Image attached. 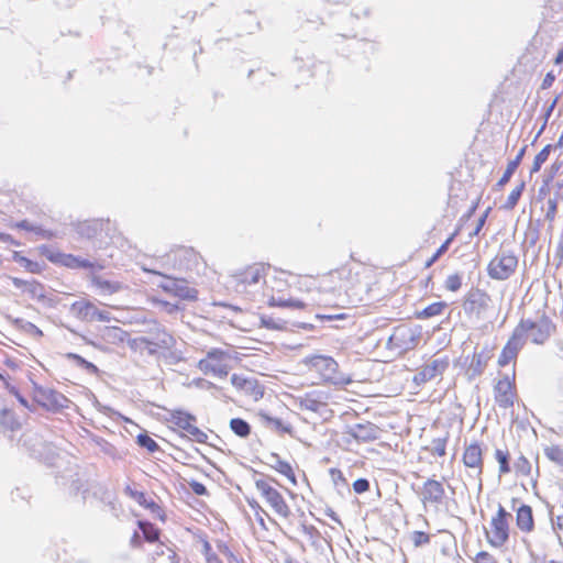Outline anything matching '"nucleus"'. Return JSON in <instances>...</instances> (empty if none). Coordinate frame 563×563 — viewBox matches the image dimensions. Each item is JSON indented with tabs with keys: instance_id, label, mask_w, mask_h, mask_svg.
<instances>
[{
	"instance_id": "obj_25",
	"label": "nucleus",
	"mask_w": 563,
	"mask_h": 563,
	"mask_svg": "<svg viewBox=\"0 0 563 563\" xmlns=\"http://www.w3.org/2000/svg\"><path fill=\"white\" fill-rule=\"evenodd\" d=\"M514 473L518 478H529L532 488L538 486L539 467H536V475H533V465L531 461L523 454L517 456L512 466Z\"/></svg>"
},
{
	"instance_id": "obj_11",
	"label": "nucleus",
	"mask_w": 563,
	"mask_h": 563,
	"mask_svg": "<svg viewBox=\"0 0 563 563\" xmlns=\"http://www.w3.org/2000/svg\"><path fill=\"white\" fill-rule=\"evenodd\" d=\"M153 273L163 277L159 283V288L164 292L186 301H195L198 299V290L191 287L187 279L163 275L158 272Z\"/></svg>"
},
{
	"instance_id": "obj_64",
	"label": "nucleus",
	"mask_w": 563,
	"mask_h": 563,
	"mask_svg": "<svg viewBox=\"0 0 563 563\" xmlns=\"http://www.w3.org/2000/svg\"><path fill=\"white\" fill-rule=\"evenodd\" d=\"M440 257H435V253L426 262L424 267H431Z\"/></svg>"
},
{
	"instance_id": "obj_6",
	"label": "nucleus",
	"mask_w": 563,
	"mask_h": 563,
	"mask_svg": "<svg viewBox=\"0 0 563 563\" xmlns=\"http://www.w3.org/2000/svg\"><path fill=\"white\" fill-rule=\"evenodd\" d=\"M514 516L505 506L498 504L496 511L490 516L488 527L484 530L487 544L493 549L504 548L514 532Z\"/></svg>"
},
{
	"instance_id": "obj_20",
	"label": "nucleus",
	"mask_w": 563,
	"mask_h": 563,
	"mask_svg": "<svg viewBox=\"0 0 563 563\" xmlns=\"http://www.w3.org/2000/svg\"><path fill=\"white\" fill-rule=\"evenodd\" d=\"M515 520L517 530L529 536L536 530V520L533 515V509L528 504H521L519 507L515 508Z\"/></svg>"
},
{
	"instance_id": "obj_39",
	"label": "nucleus",
	"mask_w": 563,
	"mask_h": 563,
	"mask_svg": "<svg viewBox=\"0 0 563 563\" xmlns=\"http://www.w3.org/2000/svg\"><path fill=\"white\" fill-rule=\"evenodd\" d=\"M0 424L7 430H18L21 428L22 423L19 419L15 418L14 413L9 409H3L0 412Z\"/></svg>"
},
{
	"instance_id": "obj_54",
	"label": "nucleus",
	"mask_w": 563,
	"mask_h": 563,
	"mask_svg": "<svg viewBox=\"0 0 563 563\" xmlns=\"http://www.w3.org/2000/svg\"><path fill=\"white\" fill-rule=\"evenodd\" d=\"M202 548L207 563H222L220 558L212 551L211 544L208 541H203Z\"/></svg>"
},
{
	"instance_id": "obj_30",
	"label": "nucleus",
	"mask_w": 563,
	"mask_h": 563,
	"mask_svg": "<svg viewBox=\"0 0 563 563\" xmlns=\"http://www.w3.org/2000/svg\"><path fill=\"white\" fill-rule=\"evenodd\" d=\"M91 284L102 295H113L123 289V285L117 280H108L103 277L92 274L90 277Z\"/></svg>"
},
{
	"instance_id": "obj_34",
	"label": "nucleus",
	"mask_w": 563,
	"mask_h": 563,
	"mask_svg": "<svg viewBox=\"0 0 563 563\" xmlns=\"http://www.w3.org/2000/svg\"><path fill=\"white\" fill-rule=\"evenodd\" d=\"M448 303L445 301H437L427 306L420 311H416L415 317L420 320L430 319L443 314Z\"/></svg>"
},
{
	"instance_id": "obj_46",
	"label": "nucleus",
	"mask_w": 563,
	"mask_h": 563,
	"mask_svg": "<svg viewBox=\"0 0 563 563\" xmlns=\"http://www.w3.org/2000/svg\"><path fill=\"white\" fill-rule=\"evenodd\" d=\"M136 443L145 448L150 453H154L159 449L157 442L146 433H140L136 437Z\"/></svg>"
},
{
	"instance_id": "obj_49",
	"label": "nucleus",
	"mask_w": 563,
	"mask_h": 563,
	"mask_svg": "<svg viewBox=\"0 0 563 563\" xmlns=\"http://www.w3.org/2000/svg\"><path fill=\"white\" fill-rule=\"evenodd\" d=\"M473 563H499L498 559L490 552L482 550L472 558Z\"/></svg>"
},
{
	"instance_id": "obj_5",
	"label": "nucleus",
	"mask_w": 563,
	"mask_h": 563,
	"mask_svg": "<svg viewBox=\"0 0 563 563\" xmlns=\"http://www.w3.org/2000/svg\"><path fill=\"white\" fill-rule=\"evenodd\" d=\"M271 266L263 263H253L236 271L230 279L231 289L240 296L250 297L258 289L268 276Z\"/></svg>"
},
{
	"instance_id": "obj_36",
	"label": "nucleus",
	"mask_w": 563,
	"mask_h": 563,
	"mask_svg": "<svg viewBox=\"0 0 563 563\" xmlns=\"http://www.w3.org/2000/svg\"><path fill=\"white\" fill-rule=\"evenodd\" d=\"M544 456L563 471V445L550 444L543 449Z\"/></svg>"
},
{
	"instance_id": "obj_29",
	"label": "nucleus",
	"mask_w": 563,
	"mask_h": 563,
	"mask_svg": "<svg viewBox=\"0 0 563 563\" xmlns=\"http://www.w3.org/2000/svg\"><path fill=\"white\" fill-rule=\"evenodd\" d=\"M490 356L485 352H475L472 355L470 364L467 366V376L470 378L482 375L488 365Z\"/></svg>"
},
{
	"instance_id": "obj_62",
	"label": "nucleus",
	"mask_w": 563,
	"mask_h": 563,
	"mask_svg": "<svg viewBox=\"0 0 563 563\" xmlns=\"http://www.w3.org/2000/svg\"><path fill=\"white\" fill-rule=\"evenodd\" d=\"M489 211H490V208H488L484 212V214L479 218L477 227H476V230H475V234H477L481 231V229L483 228V225L485 224V221L487 219V216H488Z\"/></svg>"
},
{
	"instance_id": "obj_16",
	"label": "nucleus",
	"mask_w": 563,
	"mask_h": 563,
	"mask_svg": "<svg viewBox=\"0 0 563 563\" xmlns=\"http://www.w3.org/2000/svg\"><path fill=\"white\" fill-rule=\"evenodd\" d=\"M490 302L492 297L486 290L472 287L465 295L463 307L466 312L479 316L489 308Z\"/></svg>"
},
{
	"instance_id": "obj_40",
	"label": "nucleus",
	"mask_w": 563,
	"mask_h": 563,
	"mask_svg": "<svg viewBox=\"0 0 563 563\" xmlns=\"http://www.w3.org/2000/svg\"><path fill=\"white\" fill-rule=\"evenodd\" d=\"M353 435L358 442H369L375 440V429L372 426L358 424L354 428Z\"/></svg>"
},
{
	"instance_id": "obj_45",
	"label": "nucleus",
	"mask_w": 563,
	"mask_h": 563,
	"mask_svg": "<svg viewBox=\"0 0 563 563\" xmlns=\"http://www.w3.org/2000/svg\"><path fill=\"white\" fill-rule=\"evenodd\" d=\"M14 228L20 229V230L30 231V232H35L36 234H40L43 238H52L53 236L52 232L43 230L40 227H35V225L31 224L27 220H22L20 222H16L14 224Z\"/></svg>"
},
{
	"instance_id": "obj_13",
	"label": "nucleus",
	"mask_w": 563,
	"mask_h": 563,
	"mask_svg": "<svg viewBox=\"0 0 563 563\" xmlns=\"http://www.w3.org/2000/svg\"><path fill=\"white\" fill-rule=\"evenodd\" d=\"M420 341V332L408 324L397 325L389 336V344L401 352L415 349Z\"/></svg>"
},
{
	"instance_id": "obj_2",
	"label": "nucleus",
	"mask_w": 563,
	"mask_h": 563,
	"mask_svg": "<svg viewBox=\"0 0 563 563\" xmlns=\"http://www.w3.org/2000/svg\"><path fill=\"white\" fill-rule=\"evenodd\" d=\"M137 527L142 537L137 531L131 536L130 547L132 549H142L143 541L156 543L154 550L145 554L144 563H180L176 551L159 541L162 531L158 527L146 520H139Z\"/></svg>"
},
{
	"instance_id": "obj_51",
	"label": "nucleus",
	"mask_w": 563,
	"mask_h": 563,
	"mask_svg": "<svg viewBox=\"0 0 563 563\" xmlns=\"http://www.w3.org/2000/svg\"><path fill=\"white\" fill-rule=\"evenodd\" d=\"M410 539L416 548L422 547L430 542V536L424 531H413Z\"/></svg>"
},
{
	"instance_id": "obj_32",
	"label": "nucleus",
	"mask_w": 563,
	"mask_h": 563,
	"mask_svg": "<svg viewBox=\"0 0 563 563\" xmlns=\"http://www.w3.org/2000/svg\"><path fill=\"white\" fill-rule=\"evenodd\" d=\"M367 277L373 279V285L380 286L385 282L389 284V286H395L396 284V273L388 268H371L367 271Z\"/></svg>"
},
{
	"instance_id": "obj_43",
	"label": "nucleus",
	"mask_w": 563,
	"mask_h": 563,
	"mask_svg": "<svg viewBox=\"0 0 563 563\" xmlns=\"http://www.w3.org/2000/svg\"><path fill=\"white\" fill-rule=\"evenodd\" d=\"M230 428L234 432V434L241 438H246L251 433L250 424L241 418L231 419Z\"/></svg>"
},
{
	"instance_id": "obj_10",
	"label": "nucleus",
	"mask_w": 563,
	"mask_h": 563,
	"mask_svg": "<svg viewBox=\"0 0 563 563\" xmlns=\"http://www.w3.org/2000/svg\"><path fill=\"white\" fill-rule=\"evenodd\" d=\"M518 257L510 251L499 250L489 261L487 274L492 279L506 280L516 272Z\"/></svg>"
},
{
	"instance_id": "obj_61",
	"label": "nucleus",
	"mask_w": 563,
	"mask_h": 563,
	"mask_svg": "<svg viewBox=\"0 0 563 563\" xmlns=\"http://www.w3.org/2000/svg\"><path fill=\"white\" fill-rule=\"evenodd\" d=\"M219 550L221 553H223L229 560L231 561H235V556L234 554L232 553V551L229 549L228 545L225 544H221L219 545Z\"/></svg>"
},
{
	"instance_id": "obj_28",
	"label": "nucleus",
	"mask_w": 563,
	"mask_h": 563,
	"mask_svg": "<svg viewBox=\"0 0 563 563\" xmlns=\"http://www.w3.org/2000/svg\"><path fill=\"white\" fill-rule=\"evenodd\" d=\"M328 394L322 391H309L300 398V406L310 411L318 412L328 404Z\"/></svg>"
},
{
	"instance_id": "obj_27",
	"label": "nucleus",
	"mask_w": 563,
	"mask_h": 563,
	"mask_svg": "<svg viewBox=\"0 0 563 563\" xmlns=\"http://www.w3.org/2000/svg\"><path fill=\"white\" fill-rule=\"evenodd\" d=\"M231 384L238 391L244 395L254 397L262 395L257 380L242 374H233L231 376Z\"/></svg>"
},
{
	"instance_id": "obj_4",
	"label": "nucleus",
	"mask_w": 563,
	"mask_h": 563,
	"mask_svg": "<svg viewBox=\"0 0 563 563\" xmlns=\"http://www.w3.org/2000/svg\"><path fill=\"white\" fill-rule=\"evenodd\" d=\"M303 364L313 384L345 387L352 383L350 376L339 372V364L331 356L311 355L303 360Z\"/></svg>"
},
{
	"instance_id": "obj_44",
	"label": "nucleus",
	"mask_w": 563,
	"mask_h": 563,
	"mask_svg": "<svg viewBox=\"0 0 563 563\" xmlns=\"http://www.w3.org/2000/svg\"><path fill=\"white\" fill-rule=\"evenodd\" d=\"M463 278L460 273L449 275L444 280V288L450 292H456L462 288Z\"/></svg>"
},
{
	"instance_id": "obj_41",
	"label": "nucleus",
	"mask_w": 563,
	"mask_h": 563,
	"mask_svg": "<svg viewBox=\"0 0 563 563\" xmlns=\"http://www.w3.org/2000/svg\"><path fill=\"white\" fill-rule=\"evenodd\" d=\"M525 190V183L521 181L519 185H517L509 194L506 202L503 205V209L505 210H512L517 206L518 201L521 198V195Z\"/></svg>"
},
{
	"instance_id": "obj_26",
	"label": "nucleus",
	"mask_w": 563,
	"mask_h": 563,
	"mask_svg": "<svg viewBox=\"0 0 563 563\" xmlns=\"http://www.w3.org/2000/svg\"><path fill=\"white\" fill-rule=\"evenodd\" d=\"M267 464L272 470L285 476L292 486H297L298 481L295 470L288 461L283 460L277 453H272Z\"/></svg>"
},
{
	"instance_id": "obj_50",
	"label": "nucleus",
	"mask_w": 563,
	"mask_h": 563,
	"mask_svg": "<svg viewBox=\"0 0 563 563\" xmlns=\"http://www.w3.org/2000/svg\"><path fill=\"white\" fill-rule=\"evenodd\" d=\"M261 325L266 328V329H271V330H280L285 327V321L278 319V320H275L273 319L272 317H265V316H262L261 317Z\"/></svg>"
},
{
	"instance_id": "obj_48",
	"label": "nucleus",
	"mask_w": 563,
	"mask_h": 563,
	"mask_svg": "<svg viewBox=\"0 0 563 563\" xmlns=\"http://www.w3.org/2000/svg\"><path fill=\"white\" fill-rule=\"evenodd\" d=\"M68 357L70 360L75 361L77 363V365L85 368L86 371H88L91 374H97L99 371L95 364L85 360L82 356H80L78 354H69Z\"/></svg>"
},
{
	"instance_id": "obj_17",
	"label": "nucleus",
	"mask_w": 563,
	"mask_h": 563,
	"mask_svg": "<svg viewBox=\"0 0 563 563\" xmlns=\"http://www.w3.org/2000/svg\"><path fill=\"white\" fill-rule=\"evenodd\" d=\"M445 496L444 483L434 478H428L419 493L420 501L424 507L442 504Z\"/></svg>"
},
{
	"instance_id": "obj_58",
	"label": "nucleus",
	"mask_w": 563,
	"mask_h": 563,
	"mask_svg": "<svg viewBox=\"0 0 563 563\" xmlns=\"http://www.w3.org/2000/svg\"><path fill=\"white\" fill-rule=\"evenodd\" d=\"M189 486H190L191 490H192L196 495L201 496V495H206V494H207V488H206V486H205L202 483H200V482H195V481H194V482H191V483L189 484Z\"/></svg>"
},
{
	"instance_id": "obj_55",
	"label": "nucleus",
	"mask_w": 563,
	"mask_h": 563,
	"mask_svg": "<svg viewBox=\"0 0 563 563\" xmlns=\"http://www.w3.org/2000/svg\"><path fill=\"white\" fill-rule=\"evenodd\" d=\"M547 205L545 219L550 223H553L558 214V201L554 198H551L548 200Z\"/></svg>"
},
{
	"instance_id": "obj_23",
	"label": "nucleus",
	"mask_w": 563,
	"mask_h": 563,
	"mask_svg": "<svg viewBox=\"0 0 563 563\" xmlns=\"http://www.w3.org/2000/svg\"><path fill=\"white\" fill-rule=\"evenodd\" d=\"M448 366L449 362L446 360H433L421 367V371L416 375L415 380L417 383H426L435 379L437 377H441Z\"/></svg>"
},
{
	"instance_id": "obj_14",
	"label": "nucleus",
	"mask_w": 563,
	"mask_h": 563,
	"mask_svg": "<svg viewBox=\"0 0 563 563\" xmlns=\"http://www.w3.org/2000/svg\"><path fill=\"white\" fill-rule=\"evenodd\" d=\"M462 463L466 470L482 481L484 471V448L479 441H473L465 445L462 454Z\"/></svg>"
},
{
	"instance_id": "obj_1",
	"label": "nucleus",
	"mask_w": 563,
	"mask_h": 563,
	"mask_svg": "<svg viewBox=\"0 0 563 563\" xmlns=\"http://www.w3.org/2000/svg\"><path fill=\"white\" fill-rule=\"evenodd\" d=\"M352 268L349 265H343L336 269L317 276L296 275L286 271L273 269V273L271 274V272H268V276L264 280V296L267 298V303L271 307L302 310L306 308V303L291 298L290 290L292 288L301 292L317 290L322 296L319 299L320 303L342 308L344 307L343 303L339 301L331 302V300L327 298V295L338 291L340 296L341 290L350 280Z\"/></svg>"
},
{
	"instance_id": "obj_15",
	"label": "nucleus",
	"mask_w": 563,
	"mask_h": 563,
	"mask_svg": "<svg viewBox=\"0 0 563 563\" xmlns=\"http://www.w3.org/2000/svg\"><path fill=\"white\" fill-rule=\"evenodd\" d=\"M70 309L77 318L87 322H109L111 320L110 312L99 309L93 302L86 299L73 302Z\"/></svg>"
},
{
	"instance_id": "obj_33",
	"label": "nucleus",
	"mask_w": 563,
	"mask_h": 563,
	"mask_svg": "<svg viewBox=\"0 0 563 563\" xmlns=\"http://www.w3.org/2000/svg\"><path fill=\"white\" fill-rule=\"evenodd\" d=\"M14 287L21 289L23 292H27L33 297H42L44 295V286L40 282L32 280H23L18 277L11 278Z\"/></svg>"
},
{
	"instance_id": "obj_9",
	"label": "nucleus",
	"mask_w": 563,
	"mask_h": 563,
	"mask_svg": "<svg viewBox=\"0 0 563 563\" xmlns=\"http://www.w3.org/2000/svg\"><path fill=\"white\" fill-rule=\"evenodd\" d=\"M273 483H277L273 477L258 478L255 481V487L277 516L288 519L291 516V509Z\"/></svg>"
},
{
	"instance_id": "obj_22",
	"label": "nucleus",
	"mask_w": 563,
	"mask_h": 563,
	"mask_svg": "<svg viewBox=\"0 0 563 563\" xmlns=\"http://www.w3.org/2000/svg\"><path fill=\"white\" fill-rule=\"evenodd\" d=\"M523 345V342H521L514 333H511L498 356V366L504 367L512 363V368L516 369V361Z\"/></svg>"
},
{
	"instance_id": "obj_56",
	"label": "nucleus",
	"mask_w": 563,
	"mask_h": 563,
	"mask_svg": "<svg viewBox=\"0 0 563 563\" xmlns=\"http://www.w3.org/2000/svg\"><path fill=\"white\" fill-rule=\"evenodd\" d=\"M459 230H455L453 233H451L448 239L440 245V247L435 251V257H441L444 253L448 252L451 243L454 241V239L457 236Z\"/></svg>"
},
{
	"instance_id": "obj_42",
	"label": "nucleus",
	"mask_w": 563,
	"mask_h": 563,
	"mask_svg": "<svg viewBox=\"0 0 563 563\" xmlns=\"http://www.w3.org/2000/svg\"><path fill=\"white\" fill-rule=\"evenodd\" d=\"M247 505L251 507V509L253 510L254 512V516H255V519L256 521L258 522V525L263 528V529H267L266 527V523H265V518L269 517L268 516V512L260 505V503L252 498V499H247Z\"/></svg>"
},
{
	"instance_id": "obj_47",
	"label": "nucleus",
	"mask_w": 563,
	"mask_h": 563,
	"mask_svg": "<svg viewBox=\"0 0 563 563\" xmlns=\"http://www.w3.org/2000/svg\"><path fill=\"white\" fill-rule=\"evenodd\" d=\"M517 170L516 162H508L507 167L503 174V176L499 178V180L496 183L497 189H503L510 180L514 173Z\"/></svg>"
},
{
	"instance_id": "obj_7",
	"label": "nucleus",
	"mask_w": 563,
	"mask_h": 563,
	"mask_svg": "<svg viewBox=\"0 0 563 563\" xmlns=\"http://www.w3.org/2000/svg\"><path fill=\"white\" fill-rule=\"evenodd\" d=\"M493 397L496 406L503 411V415H509V417L512 418L515 406H518L520 401L515 368H512L509 374H504L496 379L493 386Z\"/></svg>"
},
{
	"instance_id": "obj_3",
	"label": "nucleus",
	"mask_w": 563,
	"mask_h": 563,
	"mask_svg": "<svg viewBox=\"0 0 563 563\" xmlns=\"http://www.w3.org/2000/svg\"><path fill=\"white\" fill-rule=\"evenodd\" d=\"M555 332L556 324L548 313L547 305L534 316L521 318L512 331L523 344L529 341L534 345H544Z\"/></svg>"
},
{
	"instance_id": "obj_19",
	"label": "nucleus",
	"mask_w": 563,
	"mask_h": 563,
	"mask_svg": "<svg viewBox=\"0 0 563 563\" xmlns=\"http://www.w3.org/2000/svg\"><path fill=\"white\" fill-rule=\"evenodd\" d=\"M43 254L53 264L60 265L70 269L95 268L96 266L95 263L73 254L49 250H45Z\"/></svg>"
},
{
	"instance_id": "obj_60",
	"label": "nucleus",
	"mask_w": 563,
	"mask_h": 563,
	"mask_svg": "<svg viewBox=\"0 0 563 563\" xmlns=\"http://www.w3.org/2000/svg\"><path fill=\"white\" fill-rule=\"evenodd\" d=\"M7 388L10 390V393L14 394L18 397L19 401L23 406H27L26 399L19 394L18 389L14 386H11L10 383H7Z\"/></svg>"
},
{
	"instance_id": "obj_38",
	"label": "nucleus",
	"mask_w": 563,
	"mask_h": 563,
	"mask_svg": "<svg viewBox=\"0 0 563 563\" xmlns=\"http://www.w3.org/2000/svg\"><path fill=\"white\" fill-rule=\"evenodd\" d=\"M554 150L553 144H547L533 158L531 168H530V175H533L538 172H540L542 165L549 159V156Z\"/></svg>"
},
{
	"instance_id": "obj_24",
	"label": "nucleus",
	"mask_w": 563,
	"mask_h": 563,
	"mask_svg": "<svg viewBox=\"0 0 563 563\" xmlns=\"http://www.w3.org/2000/svg\"><path fill=\"white\" fill-rule=\"evenodd\" d=\"M98 338L107 347L121 345L125 341L129 342V333L117 325L103 327L100 330Z\"/></svg>"
},
{
	"instance_id": "obj_57",
	"label": "nucleus",
	"mask_w": 563,
	"mask_h": 563,
	"mask_svg": "<svg viewBox=\"0 0 563 563\" xmlns=\"http://www.w3.org/2000/svg\"><path fill=\"white\" fill-rule=\"evenodd\" d=\"M353 489L356 494L366 493L369 489V482L366 478H358L353 483Z\"/></svg>"
},
{
	"instance_id": "obj_18",
	"label": "nucleus",
	"mask_w": 563,
	"mask_h": 563,
	"mask_svg": "<svg viewBox=\"0 0 563 563\" xmlns=\"http://www.w3.org/2000/svg\"><path fill=\"white\" fill-rule=\"evenodd\" d=\"M173 267L178 271H191L198 265L200 256L192 249L178 247L167 254Z\"/></svg>"
},
{
	"instance_id": "obj_12",
	"label": "nucleus",
	"mask_w": 563,
	"mask_h": 563,
	"mask_svg": "<svg viewBox=\"0 0 563 563\" xmlns=\"http://www.w3.org/2000/svg\"><path fill=\"white\" fill-rule=\"evenodd\" d=\"M165 422L174 431L184 432L197 439H200L201 435H205L202 431L196 426V418L186 411H168L167 416L165 417Z\"/></svg>"
},
{
	"instance_id": "obj_37",
	"label": "nucleus",
	"mask_w": 563,
	"mask_h": 563,
	"mask_svg": "<svg viewBox=\"0 0 563 563\" xmlns=\"http://www.w3.org/2000/svg\"><path fill=\"white\" fill-rule=\"evenodd\" d=\"M494 456L498 463L499 476L507 475L510 473V454L508 450L496 449Z\"/></svg>"
},
{
	"instance_id": "obj_8",
	"label": "nucleus",
	"mask_w": 563,
	"mask_h": 563,
	"mask_svg": "<svg viewBox=\"0 0 563 563\" xmlns=\"http://www.w3.org/2000/svg\"><path fill=\"white\" fill-rule=\"evenodd\" d=\"M233 356L224 350L211 349L197 363V368L205 375L225 379L232 369Z\"/></svg>"
},
{
	"instance_id": "obj_53",
	"label": "nucleus",
	"mask_w": 563,
	"mask_h": 563,
	"mask_svg": "<svg viewBox=\"0 0 563 563\" xmlns=\"http://www.w3.org/2000/svg\"><path fill=\"white\" fill-rule=\"evenodd\" d=\"M19 262L30 273H33V274L42 273L43 267L37 262H34L26 257H21Z\"/></svg>"
},
{
	"instance_id": "obj_21",
	"label": "nucleus",
	"mask_w": 563,
	"mask_h": 563,
	"mask_svg": "<svg viewBox=\"0 0 563 563\" xmlns=\"http://www.w3.org/2000/svg\"><path fill=\"white\" fill-rule=\"evenodd\" d=\"M125 493L129 497L135 500L140 506L150 510V512L161 521L166 520V514L163 508L152 498L148 497L144 492L135 490L131 487L125 488Z\"/></svg>"
},
{
	"instance_id": "obj_31",
	"label": "nucleus",
	"mask_w": 563,
	"mask_h": 563,
	"mask_svg": "<svg viewBox=\"0 0 563 563\" xmlns=\"http://www.w3.org/2000/svg\"><path fill=\"white\" fill-rule=\"evenodd\" d=\"M165 342H157L152 341L147 338L141 336V338H134L132 340H129L130 347L135 352H147L148 354L156 353L161 347H163Z\"/></svg>"
},
{
	"instance_id": "obj_63",
	"label": "nucleus",
	"mask_w": 563,
	"mask_h": 563,
	"mask_svg": "<svg viewBox=\"0 0 563 563\" xmlns=\"http://www.w3.org/2000/svg\"><path fill=\"white\" fill-rule=\"evenodd\" d=\"M525 152H526V146H523L522 148H520V151L518 152V154L516 155V157L514 159H511L510 162H516V167L518 168L523 156H525Z\"/></svg>"
},
{
	"instance_id": "obj_35",
	"label": "nucleus",
	"mask_w": 563,
	"mask_h": 563,
	"mask_svg": "<svg viewBox=\"0 0 563 563\" xmlns=\"http://www.w3.org/2000/svg\"><path fill=\"white\" fill-rule=\"evenodd\" d=\"M107 224L108 223H106L101 220L86 221L82 224H80L79 232L81 235H84L88 239H93V238H97L98 234L103 231V229Z\"/></svg>"
},
{
	"instance_id": "obj_52",
	"label": "nucleus",
	"mask_w": 563,
	"mask_h": 563,
	"mask_svg": "<svg viewBox=\"0 0 563 563\" xmlns=\"http://www.w3.org/2000/svg\"><path fill=\"white\" fill-rule=\"evenodd\" d=\"M433 443V454L443 457L446 454V443L448 438H438L432 441Z\"/></svg>"
},
{
	"instance_id": "obj_59",
	"label": "nucleus",
	"mask_w": 563,
	"mask_h": 563,
	"mask_svg": "<svg viewBox=\"0 0 563 563\" xmlns=\"http://www.w3.org/2000/svg\"><path fill=\"white\" fill-rule=\"evenodd\" d=\"M555 80V76L552 71L548 73L541 84V89H548L550 88Z\"/></svg>"
}]
</instances>
